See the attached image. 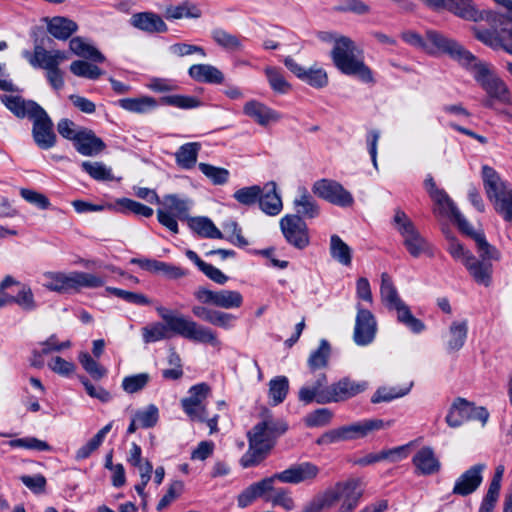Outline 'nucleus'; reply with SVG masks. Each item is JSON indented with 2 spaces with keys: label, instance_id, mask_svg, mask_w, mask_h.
<instances>
[{
  "label": "nucleus",
  "instance_id": "obj_9",
  "mask_svg": "<svg viewBox=\"0 0 512 512\" xmlns=\"http://www.w3.org/2000/svg\"><path fill=\"white\" fill-rule=\"evenodd\" d=\"M482 178L486 194L494 203L495 209L506 221L512 223V189L502 181L498 173L491 167H482Z\"/></svg>",
  "mask_w": 512,
  "mask_h": 512
},
{
  "label": "nucleus",
  "instance_id": "obj_5",
  "mask_svg": "<svg viewBox=\"0 0 512 512\" xmlns=\"http://www.w3.org/2000/svg\"><path fill=\"white\" fill-rule=\"evenodd\" d=\"M470 236L475 240L481 259L472 255L465 261L464 266L477 284L488 287L492 283L493 265L491 261H498L500 252L486 241L483 233L473 230Z\"/></svg>",
  "mask_w": 512,
  "mask_h": 512
},
{
  "label": "nucleus",
  "instance_id": "obj_18",
  "mask_svg": "<svg viewBox=\"0 0 512 512\" xmlns=\"http://www.w3.org/2000/svg\"><path fill=\"white\" fill-rule=\"evenodd\" d=\"M285 240L293 247L303 250L310 243L309 231L305 221L298 215H285L279 222Z\"/></svg>",
  "mask_w": 512,
  "mask_h": 512
},
{
  "label": "nucleus",
  "instance_id": "obj_29",
  "mask_svg": "<svg viewBox=\"0 0 512 512\" xmlns=\"http://www.w3.org/2000/svg\"><path fill=\"white\" fill-rule=\"evenodd\" d=\"M325 373H319L315 379L299 390L298 398L300 401L309 404L313 401L319 404L329 403L330 386L327 384Z\"/></svg>",
  "mask_w": 512,
  "mask_h": 512
},
{
  "label": "nucleus",
  "instance_id": "obj_33",
  "mask_svg": "<svg viewBox=\"0 0 512 512\" xmlns=\"http://www.w3.org/2000/svg\"><path fill=\"white\" fill-rule=\"evenodd\" d=\"M131 263L138 265L145 271L162 274L168 279H179L186 275V272L181 267L154 259L133 258Z\"/></svg>",
  "mask_w": 512,
  "mask_h": 512
},
{
  "label": "nucleus",
  "instance_id": "obj_57",
  "mask_svg": "<svg viewBox=\"0 0 512 512\" xmlns=\"http://www.w3.org/2000/svg\"><path fill=\"white\" fill-rule=\"evenodd\" d=\"M150 380L151 377L148 373H138L124 377L121 386L126 393L134 394L143 390Z\"/></svg>",
  "mask_w": 512,
  "mask_h": 512
},
{
  "label": "nucleus",
  "instance_id": "obj_45",
  "mask_svg": "<svg viewBox=\"0 0 512 512\" xmlns=\"http://www.w3.org/2000/svg\"><path fill=\"white\" fill-rule=\"evenodd\" d=\"M264 73L270 88L277 94H287L291 91L292 86L286 79L284 71L281 68L267 66Z\"/></svg>",
  "mask_w": 512,
  "mask_h": 512
},
{
  "label": "nucleus",
  "instance_id": "obj_50",
  "mask_svg": "<svg viewBox=\"0 0 512 512\" xmlns=\"http://www.w3.org/2000/svg\"><path fill=\"white\" fill-rule=\"evenodd\" d=\"M330 255L344 266H349L352 260L351 248L336 234L330 237Z\"/></svg>",
  "mask_w": 512,
  "mask_h": 512
},
{
  "label": "nucleus",
  "instance_id": "obj_11",
  "mask_svg": "<svg viewBox=\"0 0 512 512\" xmlns=\"http://www.w3.org/2000/svg\"><path fill=\"white\" fill-rule=\"evenodd\" d=\"M157 219L161 225L173 233L179 232L178 220H188L192 201L176 194L163 196L159 202Z\"/></svg>",
  "mask_w": 512,
  "mask_h": 512
},
{
  "label": "nucleus",
  "instance_id": "obj_58",
  "mask_svg": "<svg viewBox=\"0 0 512 512\" xmlns=\"http://www.w3.org/2000/svg\"><path fill=\"white\" fill-rule=\"evenodd\" d=\"M198 168L214 185H224L229 180L230 172L225 168L207 163H199Z\"/></svg>",
  "mask_w": 512,
  "mask_h": 512
},
{
  "label": "nucleus",
  "instance_id": "obj_40",
  "mask_svg": "<svg viewBox=\"0 0 512 512\" xmlns=\"http://www.w3.org/2000/svg\"><path fill=\"white\" fill-rule=\"evenodd\" d=\"M188 73L197 82L221 84L224 81L223 73L210 64H194L189 68Z\"/></svg>",
  "mask_w": 512,
  "mask_h": 512
},
{
  "label": "nucleus",
  "instance_id": "obj_47",
  "mask_svg": "<svg viewBox=\"0 0 512 512\" xmlns=\"http://www.w3.org/2000/svg\"><path fill=\"white\" fill-rule=\"evenodd\" d=\"M77 30V24L65 17H54L48 23V31L55 38L66 40Z\"/></svg>",
  "mask_w": 512,
  "mask_h": 512
},
{
  "label": "nucleus",
  "instance_id": "obj_35",
  "mask_svg": "<svg viewBox=\"0 0 512 512\" xmlns=\"http://www.w3.org/2000/svg\"><path fill=\"white\" fill-rule=\"evenodd\" d=\"M412 463L419 475H432L438 473L441 468L439 459L429 446L419 449L413 456Z\"/></svg>",
  "mask_w": 512,
  "mask_h": 512
},
{
  "label": "nucleus",
  "instance_id": "obj_62",
  "mask_svg": "<svg viewBox=\"0 0 512 512\" xmlns=\"http://www.w3.org/2000/svg\"><path fill=\"white\" fill-rule=\"evenodd\" d=\"M79 362L83 369L95 380L103 378L107 374V370L101 366L87 352H81L78 356Z\"/></svg>",
  "mask_w": 512,
  "mask_h": 512
},
{
  "label": "nucleus",
  "instance_id": "obj_19",
  "mask_svg": "<svg viewBox=\"0 0 512 512\" xmlns=\"http://www.w3.org/2000/svg\"><path fill=\"white\" fill-rule=\"evenodd\" d=\"M312 191L319 198L340 207L351 206L353 196L339 182L331 179H320L313 184Z\"/></svg>",
  "mask_w": 512,
  "mask_h": 512
},
{
  "label": "nucleus",
  "instance_id": "obj_42",
  "mask_svg": "<svg viewBox=\"0 0 512 512\" xmlns=\"http://www.w3.org/2000/svg\"><path fill=\"white\" fill-rule=\"evenodd\" d=\"M339 494L336 486L316 495L302 510V512H320L323 509L333 507L339 502Z\"/></svg>",
  "mask_w": 512,
  "mask_h": 512
},
{
  "label": "nucleus",
  "instance_id": "obj_44",
  "mask_svg": "<svg viewBox=\"0 0 512 512\" xmlns=\"http://www.w3.org/2000/svg\"><path fill=\"white\" fill-rule=\"evenodd\" d=\"M189 227L199 236L209 239H222L223 233L208 217H192L188 219Z\"/></svg>",
  "mask_w": 512,
  "mask_h": 512
},
{
  "label": "nucleus",
  "instance_id": "obj_55",
  "mask_svg": "<svg viewBox=\"0 0 512 512\" xmlns=\"http://www.w3.org/2000/svg\"><path fill=\"white\" fill-rule=\"evenodd\" d=\"M262 193V187L252 185L236 190L233 194V198L241 205L252 206L259 202Z\"/></svg>",
  "mask_w": 512,
  "mask_h": 512
},
{
  "label": "nucleus",
  "instance_id": "obj_46",
  "mask_svg": "<svg viewBox=\"0 0 512 512\" xmlns=\"http://www.w3.org/2000/svg\"><path fill=\"white\" fill-rule=\"evenodd\" d=\"M201 145L198 142H190L183 144L175 153L178 166L183 169H191L197 162L198 153Z\"/></svg>",
  "mask_w": 512,
  "mask_h": 512
},
{
  "label": "nucleus",
  "instance_id": "obj_61",
  "mask_svg": "<svg viewBox=\"0 0 512 512\" xmlns=\"http://www.w3.org/2000/svg\"><path fill=\"white\" fill-rule=\"evenodd\" d=\"M134 416L139 421L141 428L154 427L159 420V409L154 404H149L146 407L139 409L135 412Z\"/></svg>",
  "mask_w": 512,
  "mask_h": 512
},
{
  "label": "nucleus",
  "instance_id": "obj_24",
  "mask_svg": "<svg viewBox=\"0 0 512 512\" xmlns=\"http://www.w3.org/2000/svg\"><path fill=\"white\" fill-rule=\"evenodd\" d=\"M22 55L28 60L32 67L46 71L59 67L62 62L68 59L66 52L61 50H46L41 45H36L33 53L25 50Z\"/></svg>",
  "mask_w": 512,
  "mask_h": 512
},
{
  "label": "nucleus",
  "instance_id": "obj_59",
  "mask_svg": "<svg viewBox=\"0 0 512 512\" xmlns=\"http://www.w3.org/2000/svg\"><path fill=\"white\" fill-rule=\"evenodd\" d=\"M70 71L78 77L91 80L98 79L103 73L102 70L96 65L82 60H76L72 62L70 65Z\"/></svg>",
  "mask_w": 512,
  "mask_h": 512
},
{
  "label": "nucleus",
  "instance_id": "obj_28",
  "mask_svg": "<svg viewBox=\"0 0 512 512\" xmlns=\"http://www.w3.org/2000/svg\"><path fill=\"white\" fill-rule=\"evenodd\" d=\"M484 463H478L464 471L456 480L452 493L459 496H468L474 493L483 481Z\"/></svg>",
  "mask_w": 512,
  "mask_h": 512
},
{
  "label": "nucleus",
  "instance_id": "obj_48",
  "mask_svg": "<svg viewBox=\"0 0 512 512\" xmlns=\"http://www.w3.org/2000/svg\"><path fill=\"white\" fill-rule=\"evenodd\" d=\"M142 338L145 343H154L171 338L172 333L169 325L163 322H154L142 328Z\"/></svg>",
  "mask_w": 512,
  "mask_h": 512
},
{
  "label": "nucleus",
  "instance_id": "obj_60",
  "mask_svg": "<svg viewBox=\"0 0 512 512\" xmlns=\"http://www.w3.org/2000/svg\"><path fill=\"white\" fill-rule=\"evenodd\" d=\"M268 502L273 506H280L286 511H291L295 508V501L292 497L291 491L284 487H274V491H272Z\"/></svg>",
  "mask_w": 512,
  "mask_h": 512
},
{
  "label": "nucleus",
  "instance_id": "obj_3",
  "mask_svg": "<svg viewBox=\"0 0 512 512\" xmlns=\"http://www.w3.org/2000/svg\"><path fill=\"white\" fill-rule=\"evenodd\" d=\"M156 311L163 320V323L169 325L174 335L213 347L221 345L217 332L212 328L202 325L182 314L174 313L163 306L157 307Z\"/></svg>",
  "mask_w": 512,
  "mask_h": 512
},
{
  "label": "nucleus",
  "instance_id": "obj_15",
  "mask_svg": "<svg viewBox=\"0 0 512 512\" xmlns=\"http://www.w3.org/2000/svg\"><path fill=\"white\" fill-rule=\"evenodd\" d=\"M194 297L201 304H210L221 309H238L243 305V296L239 291L220 289L210 290L204 286L198 287Z\"/></svg>",
  "mask_w": 512,
  "mask_h": 512
},
{
  "label": "nucleus",
  "instance_id": "obj_63",
  "mask_svg": "<svg viewBox=\"0 0 512 512\" xmlns=\"http://www.w3.org/2000/svg\"><path fill=\"white\" fill-rule=\"evenodd\" d=\"M330 355V345L327 340L322 339L320 341L319 347L317 350L313 351L308 359V365L311 369H319L323 368L328 363V358Z\"/></svg>",
  "mask_w": 512,
  "mask_h": 512
},
{
  "label": "nucleus",
  "instance_id": "obj_49",
  "mask_svg": "<svg viewBox=\"0 0 512 512\" xmlns=\"http://www.w3.org/2000/svg\"><path fill=\"white\" fill-rule=\"evenodd\" d=\"M289 391V380L286 376H276L269 381L268 397L274 406L282 403Z\"/></svg>",
  "mask_w": 512,
  "mask_h": 512
},
{
  "label": "nucleus",
  "instance_id": "obj_17",
  "mask_svg": "<svg viewBox=\"0 0 512 512\" xmlns=\"http://www.w3.org/2000/svg\"><path fill=\"white\" fill-rule=\"evenodd\" d=\"M210 394V387L206 383L193 385L188 390V396L181 400L183 411L193 421L204 422L207 418L205 401Z\"/></svg>",
  "mask_w": 512,
  "mask_h": 512
},
{
  "label": "nucleus",
  "instance_id": "obj_25",
  "mask_svg": "<svg viewBox=\"0 0 512 512\" xmlns=\"http://www.w3.org/2000/svg\"><path fill=\"white\" fill-rule=\"evenodd\" d=\"M319 473L320 469L315 464L302 462L275 473V478H277L279 482L287 484L312 483Z\"/></svg>",
  "mask_w": 512,
  "mask_h": 512
},
{
  "label": "nucleus",
  "instance_id": "obj_54",
  "mask_svg": "<svg viewBox=\"0 0 512 512\" xmlns=\"http://www.w3.org/2000/svg\"><path fill=\"white\" fill-rule=\"evenodd\" d=\"M13 303L27 312L34 311L38 307L33 291L27 283H22L18 287L17 294L13 296Z\"/></svg>",
  "mask_w": 512,
  "mask_h": 512
},
{
  "label": "nucleus",
  "instance_id": "obj_13",
  "mask_svg": "<svg viewBox=\"0 0 512 512\" xmlns=\"http://www.w3.org/2000/svg\"><path fill=\"white\" fill-rule=\"evenodd\" d=\"M489 412L484 407H477L463 398H457L446 415V423L451 428H458L469 420H479L484 426Z\"/></svg>",
  "mask_w": 512,
  "mask_h": 512
},
{
  "label": "nucleus",
  "instance_id": "obj_30",
  "mask_svg": "<svg viewBox=\"0 0 512 512\" xmlns=\"http://www.w3.org/2000/svg\"><path fill=\"white\" fill-rule=\"evenodd\" d=\"M243 113L262 127L276 123L281 119V114L255 99L247 101L243 106Z\"/></svg>",
  "mask_w": 512,
  "mask_h": 512
},
{
  "label": "nucleus",
  "instance_id": "obj_31",
  "mask_svg": "<svg viewBox=\"0 0 512 512\" xmlns=\"http://www.w3.org/2000/svg\"><path fill=\"white\" fill-rule=\"evenodd\" d=\"M5 107L18 118L32 119L42 108L32 100H26L20 95L4 94L0 97Z\"/></svg>",
  "mask_w": 512,
  "mask_h": 512
},
{
  "label": "nucleus",
  "instance_id": "obj_38",
  "mask_svg": "<svg viewBox=\"0 0 512 512\" xmlns=\"http://www.w3.org/2000/svg\"><path fill=\"white\" fill-rule=\"evenodd\" d=\"M130 23L137 29L145 32H165L167 26L160 16L152 12H141L132 15Z\"/></svg>",
  "mask_w": 512,
  "mask_h": 512
},
{
  "label": "nucleus",
  "instance_id": "obj_1",
  "mask_svg": "<svg viewBox=\"0 0 512 512\" xmlns=\"http://www.w3.org/2000/svg\"><path fill=\"white\" fill-rule=\"evenodd\" d=\"M455 61L465 67L472 74L474 80L487 93L488 97L483 102L485 107H493L494 100L501 103H508L510 101L506 84L498 76L491 64L477 59L464 47L460 50Z\"/></svg>",
  "mask_w": 512,
  "mask_h": 512
},
{
  "label": "nucleus",
  "instance_id": "obj_2",
  "mask_svg": "<svg viewBox=\"0 0 512 512\" xmlns=\"http://www.w3.org/2000/svg\"><path fill=\"white\" fill-rule=\"evenodd\" d=\"M287 430V425L282 420L271 416L256 424L248 433L249 449L242 456L240 462L244 468L252 467L260 463L273 447L275 439Z\"/></svg>",
  "mask_w": 512,
  "mask_h": 512
},
{
  "label": "nucleus",
  "instance_id": "obj_8",
  "mask_svg": "<svg viewBox=\"0 0 512 512\" xmlns=\"http://www.w3.org/2000/svg\"><path fill=\"white\" fill-rule=\"evenodd\" d=\"M401 37L407 44L422 49L429 54H447L453 60L456 59L463 47L456 40L433 30L427 31L425 38L413 31H405L401 34Z\"/></svg>",
  "mask_w": 512,
  "mask_h": 512
},
{
  "label": "nucleus",
  "instance_id": "obj_41",
  "mask_svg": "<svg viewBox=\"0 0 512 512\" xmlns=\"http://www.w3.org/2000/svg\"><path fill=\"white\" fill-rule=\"evenodd\" d=\"M118 105L131 113L145 114L157 108L156 99L150 96L136 98H123L118 100Z\"/></svg>",
  "mask_w": 512,
  "mask_h": 512
},
{
  "label": "nucleus",
  "instance_id": "obj_32",
  "mask_svg": "<svg viewBox=\"0 0 512 512\" xmlns=\"http://www.w3.org/2000/svg\"><path fill=\"white\" fill-rule=\"evenodd\" d=\"M368 384L365 381H355L344 377L330 385L329 403L340 402L352 398L366 390Z\"/></svg>",
  "mask_w": 512,
  "mask_h": 512
},
{
  "label": "nucleus",
  "instance_id": "obj_4",
  "mask_svg": "<svg viewBox=\"0 0 512 512\" xmlns=\"http://www.w3.org/2000/svg\"><path fill=\"white\" fill-rule=\"evenodd\" d=\"M331 56L334 65L343 74L355 76L363 83L375 82L371 69L364 63L356 45L348 37L342 36L335 40Z\"/></svg>",
  "mask_w": 512,
  "mask_h": 512
},
{
  "label": "nucleus",
  "instance_id": "obj_14",
  "mask_svg": "<svg viewBox=\"0 0 512 512\" xmlns=\"http://www.w3.org/2000/svg\"><path fill=\"white\" fill-rule=\"evenodd\" d=\"M394 223L403 238V244L413 257H419L428 250L427 241L421 236L413 222L403 211H396Z\"/></svg>",
  "mask_w": 512,
  "mask_h": 512
},
{
  "label": "nucleus",
  "instance_id": "obj_12",
  "mask_svg": "<svg viewBox=\"0 0 512 512\" xmlns=\"http://www.w3.org/2000/svg\"><path fill=\"white\" fill-rule=\"evenodd\" d=\"M341 501L338 512H352L359 504L363 494V487L359 479H349L335 484ZM387 503L380 501L363 508L360 512H384Z\"/></svg>",
  "mask_w": 512,
  "mask_h": 512
},
{
  "label": "nucleus",
  "instance_id": "obj_16",
  "mask_svg": "<svg viewBox=\"0 0 512 512\" xmlns=\"http://www.w3.org/2000/svg\"><path fill=\"white\" fill-rule=\"evenodd\" d=\"M356 317L353 329V341L357 346H368L376 338L378 325L374 314L361 302L356 303Z\"/></svg>",
  "mask_w": 512,
  "mask_h": 512
},
{
  "label": "nucleus",
  "instance_id": "obj_37",
  "mask_svg": "<svg viewBox=\"0 0 512 512\" xmlns=\"http://www.w3.org/2000/svg\"><path fill=\"white\" fill-rule=\"evenodd\" d=\"M275 182H268L262 188L263 193L259 199L261 210L267 215L275 216L279 214L283 208L280 195L277 193Z\"/></svg>",
  "mask_w": 512,
  "mask_h": 512
},
{
  "label": "nucleus",
  "instance_id": "obj_53",
  "mask_svg": "<svg viewBox=\"0 0 512 512\" xmlns=\"http://www.w3.org/2000/svg\"><path fill=\"white\" fill-rule=\"evenodd\" d=\"M81 168L96 181H112L114 179L112 169L103 162L83 161Z\"/></svg>",
  "mask_w": 512,
  "mask_h": 512
},
{
  "label": "nucleus",
  "instance_id": "obj_64",
  "mask_svg": "<svg viewBox=\"0 0 512 512\" xmlns=\"http://www.w3.org/2000/svg\"><path fill=\"white\" fill-rule=\"evenodd\" d=\"M498 5L506 9V14H498L496 12H482L484 19H491L495 24L500 26L509 24L512 27V0H493Z\"/></svg>",
  "mask_w": 512,
  "mask_h": 512
},
{
  "label": "nucleus",
  "instance_id": "obj_56",
  "mask_svg": "<svg viewBox=\"0 0 512 512\" xmlns=\"http://www.w3.org/2000/svg\"><path fill=\"white\" fill-rule=\"evenodd\" d=\"M214 41L224 49L230 51H238L243 48L241 39L233 34L228 33L223 29H215L212 32Z\"/></svg>",
  "mask_w": 512,
  "mask_h": 512
},
{
  "label": "nucleus",
  "instance_id": "obj_36",
  "mask_svg": "<svg viewBox=\"0 0 512 512\" xmlns=\"http://www.w3.org/2000/svg\"><path fill=\"white\" fill-rule=\"evenodd\" d=\"M295 215L313 219L319 215V206L305 187H299L297 196L293 200Z\"/></svg>",
  "mask_w": 512,
  "mask_h": 512
},
{
  "label": "nucleus",
  "instance_id": "obj_10",
  "mask_svg": "<svg viewBox=\"0 0 512 512\" xmlns=\"http://www.w3.org/2000/svg\"><path fill=\"white\" fill-rule=\"evenodd\" d=\"M394 424L393 420L385 421L383 419H365L350 425L342 426L337 429L324 433L317 441L318 444H331L340 441L359 439L368 434L387 429Z\"/></svg>",
  "mask_w": 512,
  "mask_h": 512
},
{
  "label": "nucleus",
  "instance_id": "obj_43",
  "mask_svg": "<svg viewBox=\"0 0 512 512\" xmlns=\"http://www.w3.org/2000/svg\"><path fill=\"white\" fill-rule=\"evenodd\" d=\"M70 50L77 56L89 59L93 62L103 63L105 56L93 45L81 37H74L69 43Z\"/></svg>",
  "mask_w": 512,
  "mask_h": 512
},
{
  "label": "nucleus",
  "instance_id": "obj_52",
  "mask_svg": "<svg viewBox=\"0 0 512 512\" xmlns=\"http://www.w3.org/2000/svg\"><path fill=\"white\" fill-rule=\"evenodd\" d=\"M115 210L123 214L133 213L145 218L151 217L154 213L152 208L129 198L118 199L116 201Z\"/></svg>",
  "mask_w": 512,
  "mask_h": 512
},
{
  "label": "nucleus",
  "instance_id": "obj_23",
  "mask_svg": "<svg viewBox=\"0 0 512 512\" xmlns=\"http://www.w3.org/2000/svg\"><path fill=\"white\" fill-rule=\"evenodd\" d=\"M283 62L287 69L307 85L316 89H322L328 85V75L322 67L318 65L303 67L290 56H287Z\"/></svg>",
  "mask_w": 512,
  "mask_h": 512
},
{
  "label": "nucleus",
  "instance_id": "obj_7",
  "mask_svg": "<svg viewBox=\"0 0 512 512\" xmlns=\"http://www.w3.org/2000/svg\"><path fill=\"white\" fill-rule=\"evenodd\" d=\"M42 285L53 292L67 293L81 288H97L104 285V280L91 273L72 271H47L42 274Z\"/></svg>",
  "mask_w": 512,
  "mask_h": 512
},
{
  "label": "nucleus",
  "instance_id": "obj_20",
  "mask_svg": "<svg viewBox=\"0 0 512 512\" xmlns=\"http://www.w3.org/2000/svg\"><path fill=\"white\" fill-rule=\"evenodd\" d=\"M493 25V30H480L474 31L475 37L485 45L493 48H502L509 54H512V27L509 24L500 26L499 23L495 24L491 19H487Z\"/></svg>",
  "mask_w": 512,
  "mask_h": 512
},
{
  "label": "nucleus",
  "instance_id": "obj_22",
  "mask_svg": "<svg viewBox=\"0 0 512 512\" xmlns=\"http://www.w3.org/2000/svg\"><path fill=\"white\" fill-rule=\"evenodd\" d=\"M436 193L431 197L435 203L434 213L454 221L463 233L472 235V226L460 213L448 194L444 190Z\"/></svg>",
  "mask_w": 512,
  "mask_h": 512
},
{
  "label": "nucleus",
  "instance_id": "obj_39",
  "mask_svg": "<svg viewBox=\"0 0 512 512\" xmlns=\"http://www.w3.org/2000/svg\"><path fill=\"white\" fill-rule=\"evenodd\" d=\"M468 335V321L455 320L449 326L446 347L448 352H457L465 344Z\"/></svg>",
  "mask_w": 512,
  "mask_h": 512
},
{
  "label": "nucleus",
  "instance_id": "obj_6",
  "mask_svg": "<svg viewBox=\"0 0 512 512\" xmlns=\"http://www.w3.org/2000/svg\"><path fill=\"white\" fill-rule=\"evenodd\" d=\"M380 296L389 310L396 311L397 321L412 333L420 334L426 329L423 321L416 318L409 306L400 298L391 277L387 273L381 274Z\"/></svg>",
  "mask_w": 512,
  "mask_h": 512
},
{
  "label": "nucleus",
  "instance_id": "obj_21",
  "mask_svg": "<svg viewBox=\"0 0 512 512\" xmlns=\"http://www.w3.org/2000/svg\"><path fill=\"white\" fill-rule=\"evenodd\" d=\"M31 121L33 123L32 137L35 144L43 150L54 147L57 137L54 132V124L47 112L41 108Z\"/></svg>",
  "mask_w": 512,
  "mask_h": 512
},
{
  "label": "nucleus",
  "instance_id": "obj_27",
  "mask_svg": "<svg viewBox=\"0 0 512 512\" xmlns=\"http://www.w3.org/2000/svg\"><path fill=\"white\" fill-rule=\"evenodd\" d=\"M427 5L434 8H445L456 16L469 20H483V13L476 9L473 0H423Z\"/></svg>",
  "mask_w": 512,
  "mask_h": 512
},
{
  "label": "nucleus",
  "instance_id": "obj_26",
  "mask_svg": "<svg viewBox=\"0 0 512 512\" xmlns=\"http://www.w3.org/2000/svg\"><path fill=\"white\" fill-rule=\"evenodd\" d=\"M276 481L278 480L275 478V474H273L249 485L237 496L238 507L246 508L260 498L268 502L272 491H274Z\"/></svg>",
  "mask_w": 512,
  "mask_h": 512
},
{
  "label": "nucleus",
  "instance_id": "obj_34",
  "mask_svg": "<svg viewBox=\"0 0 512 512\" xmlns=\"http://www.w3.org/2000/svg\"><path fill=\"white\" fill-rule=\"evenodd\" d=\"M74 147L81 155L91 157L99 155L106 145L91 129L82 128L74 141Z\"/></svg>",
  "mask_w": 512,
  "mask_h": 512
},
{
  "label": "nucleus",
  "instance_id": "obj_51",
  "mask_svg": "<svg viewBox=\"0 0 512 512\" xmlns=\"http://www.w3.org/2000/svg\"><path fill=\"white\" fill-rule=\"evenodd\" d=\"M412 387V383L404 387L392 386V387H379L371 397V402L374 404L381 402H390L395 399L401 398L407 395Z\"/></svg>",
  "mask_w": 512,
  "mask_h": 512
}]
</instances>
